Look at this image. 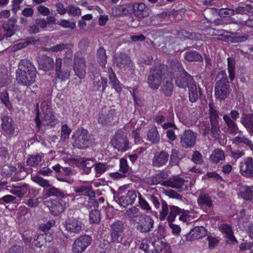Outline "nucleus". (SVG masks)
I'll return each instance as SVG.
<instances>
[{"instance_id":"nucleus-1","label":"nucleus","mask_w":253,"mask_h":253,"mask_svg":"<svg viewBox=\"0 0 253 253\" xmlns=\"http://www.w3.org/2000/svg\"><path fill=\"white\" fill-rule=\"evenodd\" d=\"M35 111L36 114L35 121L39 129L42 126H53L55 125L54 116L52 114L51 108L46 104L42 103L40 109L39 104H37Z\"/></svg>"},{"instance_id":"nucleus-2","label":"nucleus","mask_w":253,"mask_h":253,"mask_svg":"<svg viewBox=\"0 0 253 253\" xmlns=\"http://www.w3.org/2000/svg\"><path fill=\"white\" fill-rule=\"evenodd\" d=\"M36 68L32 64H18L16 70V80L22 85L30 86L35 81Z\"/></svg>"},{"instance_id":"nucleus-3","label":"nucleus","mask_w":253,"mask_h":253,"mask_svg":"<svg viewBox=\"0 0 253 253\" xmlns=\"http://www.w3.org/2000/svg\"><path fill=\"white\" fill-rule=\"evenodd\" d=\"M165 64H155L151 69L147 79L149 86L153 89H157L162 81L166 79Z\"/></svg>"},{"instance_id":"nucleus-4","label":"nucleus","mask_w":253,"mask_h":253,"mask_svg":"<svg viewBox=\"0 0 253 253\" xmlns=\"http://www.w3.org/2000/svg\"><path fill=\"white\" fill-rule=\"evenodd\" d=\"M231 88L228 81L226 78H222L218 81L214 87V95L216 99L224 100L229 96Z\"/></svg>"},{"instance_id":"nucleus-5","label":"nucleus","mask_w":253,"mask_h":253,"mask_svg":"<svg viewBox=\"0 0 253 253\" xmlns=\"http://www.w3.org/2000/svg\"><path fill=\"white\" fill-rule=\"evenodd\" d=\"M75 138L73 146L79 149H85L88 147L90 136L87 130L80 128L73 136Z\"/></svg>"},{"instance_id":"nucleus-6","label":"nucleus","mask_w":253,"mask_h":253,"mask_svg":"<svg viewBox=\"0 0 253 253\" xmlns=\"http://www.w3.org/2000/svg\"><path fill=\"white\" fill-rule=\"evenodd\" d=\"M111 143L115 148L120 151H126L128 149V141L123 129L118 130Z\"/></svg>"},{"instance_id":"nucleus-7","label":"nucleus","mask_w":253,"mask_h":253,"mask_svg":"<svg viewBox=\"0 0 253 253\" xmlns=\"http://www.w3.org/2000/svg\"><path fill=\"white\" fill-rule=\"evenodd\" d=\"M197 133L190 129L184 131L180 136V143L184 149L193 147L196 143Z\"/></svg>"},{"instance_id":"nucleus-8","label":"nucleus","mask_w":253,"mask_h":253,"mask_svg":"<svg viewBox=\"0 0 253 253\" xmlns=\"http://www.w3.org/2000/svg\"><path fill=\"white\" fill-rule=\"evenodd\" d=\"M44 203L50 213L54 216L59 215L65 210V202L62 199L46 200Z\"/></svg>"},{"instance_id":"nucleus-9","label":"nucleus","mask_w":253,"mask_h":253,"mask_svg":"<svg viewBox=\"0 0 253 253\" xmlns=\"http://www.w3.org/2000/svg\"><path fill=\"white\" fill-rule=\"evenodd\" d=\"M92 242V238L88 235H84L76 239L72 247L74 253H82L85 251Z\"/></svg>"},{"instance_id":"nucleus-10","label":"nucleus","mask_w":253,"mask_h":253,"mask_svg":"<svg viewBox=\"0 0 253 253\" xmlns=\"http://www.w3.org/2000/svg\"><path fill=\"white\" fill-rule=\"evenodd\" d=\"M111 242L119 243L124 229V224L121 220H117L110 224Z\"/></svg>"},{"instance_id":"nucleus-11","label":"nucleus","mask_w":253,"mask_h":253,"mask_svg":"<svg viewBox=\"0 0 253 253\" xmlns=\"http://www.w3.org/2000/svg\"><path fill=\"white\" fill-rule=\"evenodd\" d=\"M150 200L156 209H159L161 206L159 211V218L161 221L165 220L169 211V205L167 202L162 199L160 202L158 197L153 195L150 196Z\"/></svg>"},{"instance_id":"nucleus-12","label":"nucleus","mask_w":253,"mask_h":253,"mask_svg":"<svg viewBox=\"0 0 253 253\" xmlns=\"http://www.w3.org/2000/svg\"><path fill=\"white\" fill-rule=\"evenodd\" d=\"M1 128L3 133L9 137L15 135V124L13 119L8 116L1 117Z\"/></svg>"},{"instance_id":"nucleus-13","label":"nucleus","mask_w":253,"mask_h":253,"mask_svg":"<svg viewBox=\"0 0 253 253\" xmlns=\"http://www.w3.org/2000/svg\"><path fill=\"white\" fill-rule=\"evenodd\" d=\"M64 227L69 232L79 234L84 230V224L77 219H69L63 223Z\"/></svg>"},{"instance_id":"nucleus-14","label":"nucleus","mask_w":253,"mask_h":253,"mask_svg":"<svg viewBox=\"0 0 253 253\" xmlns=\"http://www.w3.org/2000/svg\"><path fill=\"white\" fill-rule=\"evenodd\" d=\"M193 80L191 76L188 74L185 70L180 73V75L175 77L176 85L181 88H186L193 85Z\"/></svg>"},{"instance_id":"nucleus-15","label":"nucleus","mask_w":253,"mask_h":253,"mask_svg":"<svg viewBox=\"0 0 253 253\" xmlns=\"http://www.w3.org/2000/svg\"><path fill=\"white\" fill-rule=\"evenodd\" d=\"M159 232L155 231L149 241L151 249L153 250V252H151L152 253H161L163 250L165 248L166 244L161 239H159Z\"/></svg>"},{"instance_id":"nucleus-16","label":"nucleus","mask_w":253,"mask_h":253,"mask_svg":"<svg viewBox=\"0 0 253 253\" xmlns=\"http://www.w3.org/2000/svg\"><path fill=\"white\" fill-rule=\"evenodd\" d=\"M169 155L166 151L163 150L155 153L152 159V165L156 167H161L166 165L168 162Z\"/></svg>"},{"instance_id":"nucleus-17","label":"nucleus","mask_w":253,"mask_h":253,"mask_svg":"<svg viewBox=\"0 0 253 253\" xmlns=\"http://www.w3.org/2000/svg\"><path fill=\"white\" fill-rule=\"evenodd\" d=\"M241 173L244 176L253 178V158L248 157L240 166Z\"/></svg>"},{"instance_id":"nucleus-18","label":"nucleus","mask_w":253,"mask_h":253,"mask_svg":"<svg viewBox=\"0 0 253 253\" xmlns=\"http://www.w3.org/2000/svg\"><path fill=\"white\" fill-rule=\"evenodd\" d=\"M206 234V229L203 226L195 227L189 233L185 235V240L187 242H192L202 238Z\"/></svg>"},{"instance_id":"nucleus-19","label":"nucleus","mask_w":253,"mask_h":253,"mask_svg":"<svg viewBox=\"0 0 253 253\" xmlns=\"http://www.w3.org/2000/svg\"><path fill=\"white\" fill-rule=\"evenodd\" d=\"M137 197L136 192L134 190L128 191L126 196H122L117 198L116 202L120 206L126 207L128 205L132 204Z\"/></svg>"},{"instance_id":"nucleus-20","label":"nucleus","mask_w":253,"mask_h":253,"mask_svg":"<svg viewBox=\"0 0 253 253\" xmlns=\"http://www.w3.org/2000/svg\"><path fill=\"white\" fill-rule=\"evenodd\" d=\"M220 231L223 235L224 238L227 239L226 242L235 245L237 240L233 235L231 226L228 224H222L219 227Z\"/></svg>"},{"instance_id":"nucleus-21","label":"nucleus","mask_w":253,"mask_h":253,"mask_svg":"<svg viewBox=\"0 0 253 253\" xmlns=\"http://www.w3.org/2000/svg\"><path fill=\"white\" fill-rule=\"evenodd\" d=\"M132 8L134 15L140 19L148 17L150 11L149 8L142 2L134 3Z\"/></svg>"},{"instance_id":"nucleus-22","label":"nucleus","mask_w":253,"mask_h":253,"mask_svg":"<svg viewBox=\"0 0 253 253\" xmlns=\"http://www.w3.org/2000/svg\"><path fill=\"white\" fill-rule=\"evenodd\" d=\"M16 23L17 20L13 17H11L7 21L2 23V27L5 32L4 34V37H5L6 38H8L14 34V28Z\"/></svg>"},{"instance_id":"nucleus-23","label":"nucleus","mask_w":253,"mask_h":253,"mask_svg":"<svg viewBox=\"0 0 253 253\" xmlns=\"http://www.w3.org/2000/svg\"><path fill=\"white\" fill-rule=\"evenodd\" d=\"M154 227V220L149 216L146 215L136 226V229L141 233H147Z\"/></svg>"},{"instance_id":"nucleus-24","label":"nucleus","mask_w":253,"mask_h":253,"mask_svg":"<svg viewBox=\"0 0 253 253\" xmlns=\"http://www.w3.org/2000/svg\"><path fill=\"white\" fill-rule=\"evenodd\" d=\"M240 122L249 133L252 135L253 134V114L243 113L240 118Z\"/></svg>"},{"instance_id":"nucleus-25","label":"nucleus","mask_w":253,"mask_h":253,"mask_svg":"<svg viewBox=\"0 0 253 253\" xmlns=\"http://www.w3.org/2000/svg\"><path fill=\"white\" fill-rule=\"evenodd\" d=\"M30 190L28 184L24 183L19 185H13L10 190V193L16 195L19 198H22Z\"/></svg>"},{"instance_id":"nucleus-26","label":"nucleus","mask_w":253,"mask_h":253,"mask_svg":"<svg viewBox=\"0 0 253 253\" xmlns=\"http://www.w3.org/2000/svg\"><path fill=\"white\" fill-rule=\"evenodd\" d=\"M56 75L57 77L64 80L70 75V68L67 64H56Z\"/></svg>"},{"instance_id":"nucleus-27","label":"nucleus","mask_w":253,"mask_h":253,"mask_svg":"<svg viewBox=\"0 0 253 253\" xmlns=\"http://www.w3.org/2000/svg\"><path fill=\"white\" fill-rule=\"evenodd\" d=\"M169 212L166 217L169 223L172 222L177 215L183 214V210L175 206H169Z\"/></svg>"},{"instance_id":"nucleus-28","label":"nucleus","mask_w":253,"mask_h":253,"mask_svg":"<svg viewBox=\"0 0 253 253\" xmlns=\"http://www.w3.org/2000/svg\"><path fill=\"white\" fill-rule=\"evenodd\" d=\"M165 65V66H166V76H172L175 79V77L180 75V73L184 71V70L183 69V68H182L180 64H169L170 68H169V70H167V65Z\"/></svg>"},{"instance_id":"nucleus-29","label":"nucleus","mask_w":253,"mask_h":253,"mask_svg":"<svg viewBox=\"0 0 253 253\" xmlns=\"http://www.w3.org/2000/svg\"><path fill=\"white\" fill-rule=\"evenodd\" d=\"M163 83L161 89L165 96L169 97L171 96L173 91V84L171 78L166 79Z\"/></svg>"},{"instance_id":"nucleus-30","label":"nucleus","mask_w":253,"mask_h":253,"mask_svg":"<svg viewBox=\"0 0 253 253\" xmlns=\"http://www.w3.org/2000/svg\"><path fill=\"white\" fill-rule=\"evenodd\" d=\"M184 180L181 177H174L169 180L163 182L162 185L166 187H170L175 189H181L184 184Z\"/></svg>"},{"instance_id":"nucleus-31","label":"nucleus","mask_w":253,"mask_h":253,"mask_svg":"<svg viewBox=\"0 0 253 253\" xmlns=\"http://www.w3.org/2000/svg\"><path fill=\"white\" fill-rule=\"evenodd\" d=\"M74 189L76 193L81 195L87 196L91 198L94 197L95 196V192L92 190L91 186L81 185L74 187Z\"/></svg>"},{"instance_id":"nucleus-32","label":"nucleus","mask_w":253,"mask_h":253,"mask_svg":"<svg viewBox=\"0 0 253 253\" xmlns=\"http://www.w3.org/2000/svg\"><path fill=\"white\" fill-rule=\"evenodd\" d=\"M223 119L227 126L228 130L229 133L234 135L237 134L238 130V127L234 121L227 115H223Z\"/></svg>"},{"instance_id":"nucleus-33","label":"nucleus","mask_w":253,"mask_h":253,"mask_svg":"<svg viewBox=\"0 0 253 253\" xmlns=\"http://www.w3.org/2000/svg\"><path fill=\"white\" fill-rule=\"evenodd\" d=\"M232 143L238 148H242L244 145L249 147L252 141L244 136H236L233 139Z\"/></svg>"},{"instance_id":"nucleus-34","label":"nucleus","mask_w":253,"mask_h":253,"mask_svg":"<svg viewBox=\"0 0 253 253\" xmlns=\"http://www.w3.org/2000/svg\"><path fill=\"white\" fill-rule=\"evenodd\" d=\"M45 198L49 197H56L58 199H62L64 195L63 192L55 187H50L44 191Z\"/></svg>"},{"instance_id":"nucleus-35","label":"nucleus","mask_w":253,"mask_h":253,"mask_svg":"<svg viewBox=\"0 0 253 253\" xmlns=\"http://www.w3.org/2000/svg\"><path fill=\"white\" fill-rule=\"evenodd\" d=\"M184 58L188 62H202V55L196 51H191L185 53Z\"/></svg>"},{"instance_id":"nucleus-36","label":"nucleus","mask_w":253,"mask_h":253,"mask_svg":"<svg viewBox=\"0 0 253 253\" xmlns=\"http://www.w3.org/2000/svg\"><path fill=\"white\" fill-rule=\"evenodd\" d=\"M210 160L213 163H217L220 161L225 159L224 152L220 149H216L213 150L210 155Z\"/></svg>"},{"instance_id":"nucleus-37","label":"nucleus","mask_w":253,"mask_h":253,"mask_svg":"<svg viewBox=\"0 0 253 253\" xmlns=\"http://www.w3.org/2000/svg\"><path fill=\"white\" fill-rule=\"evenodd\" d=\"M198 203L201 207L206 206L211 208L213 204L210 196L207 194H201L197 199Z\"/></svg>"},{"instance_id":"nucleus-38","label":"nucleus","mask_w":253,"mask_h":253,"mask_svg":"<svg viewBox=\"0 0 253 253\" xmlns=\"http://www.w3.org/2000/svg\"><path fill=\"white\" fill-rule=\"evenodd\" d=\"M43 157V154H40L37 153L36 154L29 155L27 160V164L31 167L37 166L41 162Z\"/></svg>"},{"instance_id":"nucleus-39","label":"nucleus","mask_w":253,"mask_h":253,"mask_svg":"<svg viewBox=\"0 0 253 253\" xmlns=\"http://www.w3.org/2000/svg\"><path fill=\"white\" fill-rule=\"evenodd\" d=\"M210 123L211 126V136L213 138H219L221 131L218 121L210 120Z\"/></svg>"},{"instance_id":"nucleus-40","label":"nucleus","mask_w":253,"mask_h":253,"mask_svg":"<svg viewBox=\"0 0 253 253\" xmlns=\"http://www.w3.org/2000/svg\"><path fill=\"white\" fill-rule=\"evenodd\" d=\"M148 140L154 144L158 143L160 141V135L156 127L150 129L147 133Z\"/></svg>"},{"instance_id":"nucleus-41","label":"nucleus","mask_w":253,"mask_h":253,"mask_svg":"<svg viewBox=\"0 0 253 253\" xmlns=\"http://www.w3.org/2000/svg\"><path fill=\"white\" fill-rule=\"evenodd\" d=\"M209 113L210 115V120H218L219 118L218 111L217 110L216 107L213 102H210L209 104Z\"/></svg>"},{"instance_id":"nucleus-42","label":"nucleus","mask_w":253,"mask_h":253,"mask_svg":"<svg viewBox=\"0 0 253 253\" xmlns=\"http://www.w3.org/2000/svg\"><path fill=\"white\" fill-rule=\"evenodd\" d=\"M100 213L98 210H92L89 213V222L91 223H98L100 221Z\"/></svg>"},{"instance_id":"nucleus-43","label":"nucleus","mask_w":253,"mask_h":253,"mask_svg":"<svg viewBox=\"0 0 253 253\" xmlns=\"http://www.w3.org/2000/svg\"><path fill=\"white\" fill-rule=\"evenodd\" d=\"M32 180L42 187H49L50 184L48 180L43 179L39 176L32 177Z\"/></svg>"},{"instance_id":"nucleus-44","label":"nucleus","mask_w":253,"mask_h":253,"mask_svg":"<svg viewBox=\"0 0 253 253\" xmlns=\"http://www.w3.org/2000/svg\"><path fill=\"white\" fill-rule=\"evenodd\" d=\"M238 195L246 200H249L252 196V191L248 187H244L238 193Z\"/></svg>"},{"instance_id":"nucleus-45","label":"nucleus","mask_w":253,"mask_h":253,"mask_svg":"<svg viewBox=\"0 0 253 253\" xmlns=\"http://www.w3.org/2000/svg\"><path fill=\"white\" fill-rule=\"evenodd\" d=\"M179 162L178 151L174 149L171 150L170 156L169 164L171 166L177 165Z\"/></svg>"},{"instance_id":"nucleus-46","label":"nucleus","mask_w":253,"mask_h":253,"mask_svg":"<svg viewBox=\"0 0 253 253\" xmlns=\"http://www.w3.org/2000/svg\"><path fill=\"white\" fill-rule=\"evenodd\" d=\"M189 88V100L191 102H195L198 98V94L196 85L193 84Z\"/></svg>"},{"instance_id":"nucleus-47","label":"nucleus","mask_w":253,"mask_h":253,"mask_svg":"<svg viewBox=\"0 0 253 253\" xmlns=\"http://www.w3.org/2000/svg\"><path fill=\"white\" fill-rule=\"evenodd\" d=\"M67 48L68 45L67 44L61 43L49 48H47V51L53 52H61Z\"/></svg>"},{"instance_id":"nucleus-48","label":"nucleus","mask_w":253,"mask_h":253,"mask_svg":"<svg viewBox=\"0 0 253 253\" xmlns=\"http://www.w3.org/2000/svg\"><path fill=\"white\" fill-rule=\"evenodd\" d=\"M84 66L82 64H75L74 70L76 74L81 79L83 78L85 74V71L84 69Z\"/></svg>"},{"instance_id":"nucleus-49","label":"nucleus","mask_w":253,"mask_h":253,"mask_svg":"<svg viewBox=\"0 0 253 253\" xmlns=\"http://www.w3.org/2000/svg\"><path fill=\"white\" fill-rule=\"evenodd\" d=\"M97 58L99 63H104L107 62L106 51L103 48L101 47L97 50Z\"/></svg>"},{"instance_id":"nucleus-50","label":"nucleus","mask_w":253,"mask_h":253,"mask_svg":"<svg viewBox=\"0 0 253 253\" xmlns=\"http://www.w3.org/2000/svg\"><path fill=\"white\" fill-rule=\"evenodd\" d=\"M45 234H40L34 239V244L37 247L42 248L46 242Z\"/></svg>"},{"instance_id":"nucleus-51","label":"nucleus","mask_w":253,"mask_h":253,"mask_svg":"<svg viewBox=\"0 0 253 253\" xmlns=\"http://www.w3.org/2000/svg\"><path fill=\"white\" fill-rule=\"evenodd\" d=\"M108 168V166L105 163H98L95 165L96 174L100 175L104 173Z\"/></svg>"},{"instance_id":"nucleus-52","label":"nucleus","mask_w":253,"mask_h":253,"mask_svg":"<svg viewBox=\"0 0 253 253\" xmlns=\"http://www.w3.org/2000/svg\"><path fill=\"white\" fill-rule=\"evenodd\" d=\"M67 12L74 16H79L81 14V9L78 7L72 5L67 6Z\"/></svg>"},{"instance_id":"nucleus-53","label":"nucleus","mask_w":253,"mask_h":253,"mask_svg":"<svg viewBox=\"0 0 253 253\" xmlns=\"http://www.w3.org/2000/svg\"><path fill=\"white\" fill-rule=\"evenodd\" d=\"M71 132V129L67 125L62 126L61 131V138L62 140H65L69 138V135Z\"/></svg>"},{"instance_id":"nucleus-54","label":"nucleus","mask_w":253,"mask_h":253,"mask_svg":"<svg viewBox=\"0 0 253 253\" xmlns=\"http://www.w3.org/2000/svg\"><path fill=\"white\" fill-rule=\"evenodd\" d=\"M140 212L138 209L135 207H132L127 210L126 212V214L128 216V218L131 220L133 219L136 215L139 214Z\"/></svg>"},{"instance_id":"nucleus-55","label":"nucleus","mask_w":253,"mask_h":253,"mask_svg":"<svg viewBox=\"0 0 253 253\" xmlns=\"http://www.w3.org/2000/svg\"><path fill=\"white\" fill-rule=\"evenodd\" d=\"M192 161L196 164H201L203 162V157L201 154L198 151H195L191 158Z\"/></svg>"},{"instance_id":"nucleus-56","label":"nucleus","mask_w":253,"mask_h":253,"mask_svg":"<svg viewBox=\"0 0 253 253\" xmlns=\"http://www.w3.org/2000/svg\"><path fill=\"white\" fill-rule=\"evenodd\" d=\"M126 9L122 6H117L112 9V14L115 17L119 16L125 12Z\"/></svg>"},{"instance_id":"nucleus-57","label":"nucleus","mask_w":253,"mask_h":253,"mask_svg":"<svg viewBox=\"0 0 253 253\" xmlns=\"http://www.w3.org/2000/svg\"><path fill=\"white\" fill-rule=\"evenodd\" d=\"M235 11L231 9L221 8L218 11L220 17H227L234 15Z\"/></svg>"},{"instance_id":"nucleus-58","label":"nucleus","mask_w":253,"mask_h":253,"mask_svg":"<svg viewBox=\"0 0 253 253\" xmlns=\"http://www.w3.org/2000/svg\"><path fill=\"white\" fill-rule=\"evenodd\" d=\"M0 98L3 103L9 109L11 108L12 107L9 101L8 94L6 91H3L0 93Z\"/></svg>"},{"instance_id":"nucleus-59","label":"nucleus","mask_w":253,"mask_h":253,"mask_svg":"<svg viewBox=\"0 0 253 253\" xmlns=\"http://www.w3.org/2000/svg\"><path fill=\"white\" fill-rule=\"evenodd\" d=\"M120 171L126 174L128 173L129 167L126 160L125 159H121L120 161Z\"/></svg>"},{"instance_id":"nucleus-60","label":"nucleus","mask_w":253,"mask_h":253,"mask_svg":"<svg viewBox=\"0 0 253 253\" xmlns=\"http://www.w3.org/2000/svg\"><path fill=\"white\" fill-rule=\"evenodd\" d=\"M151 244L149 243L147 240H145L142 242L140 246V249L143 250L146 253H151L153 252V250L151 249Z\"/></svg>"},{"instance_id":"nucleus-61","label":"nucleus","mask_w":253,"mask_h":253,"mask_svg":"<svg viewBox=\"0 0 253 253\" xmlns=\"http://www.w3.org/2000/svg\"><path fill=\"white\" fill-rule=\"evenodd\" d=\"M32 41L30 40L27 39L26 41L20 42L17 43L16 44L14 45L13 47V50H19L20 49L26 47L28 44H29Z\"/></svg>"},{"instance_id":"nucleus-62","label":"nucleus","mask_w":253,"mask_h":253,"mask_svg":"<svg viewBox=\"0 0 253 253\" xmlns=\"http://www.w3.org/2000/svg\"><path fill=\"white\" fill-rule=\"evenodd\" d=\"M108 73H109V78L110 80L109 83L113 85V84H115L117 83L119 80L116 78V76L115 73L113 72V70L112 68L108 67Z\"/></svg>"},{"instance_id":"nucleus-63","label":"nucleus","mask_w":253,"mask_h":253,"mask_svg":"<svg viewBox=\"0 0 253 253\" xmlns=\"http://www.w3.org/2000/svg\"><path fill=\"white\" fill-rule=\"evenodd\" d=\"M242 251L251 250L253 248V243L251 242H245L241 243L239 247Z\"/></svg>"},{"instance_id":"nucleus-64","label":"nucleus","mask_w":253,"mask_h":253,"mask_svg":"<svg viewBox=\"0 0 253 253\" xmlns=\"http://www.w3.org/2000/svg\"><path fill=\"white\" fill-rule=\"evenodd\" d=\"M8 253H24L23 247L15 245L9 249Z\"/></svg>"}]
</instances>
